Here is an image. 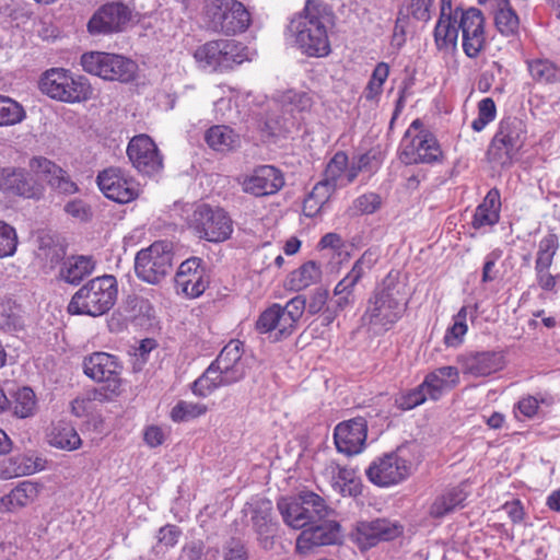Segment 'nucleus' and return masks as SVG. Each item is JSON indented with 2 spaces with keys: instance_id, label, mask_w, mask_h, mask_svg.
<instances>
[{
  "instance_id": "15",
  "label": "nucleus",
  "mask_w": 560,
  "mask_h": 560,
  "mask_svg": "<svg viewBox=\"0 0 560 560\" xmlns=\"http://www.w3.org/2000/svg\"><path fill=\"white\" fill-rule=\"evenodd\" d=\"M45 191V186L26 168L0 166V192L3 195L39 201L44 198Z\"/></svg>"
},
{
  "instance_id": "7",
  "label": "nucleus",
  "mask_w": 560,
  "mask_h": 560,
  "mask_svg": "<svg viewBox=\"0 0 560 560\" xmlns=\"http://www.w3.org/2000/svg\"><path fill=\"white\" fill-rule=\"evenodd\" d=\"M40 90L50 98L65 103H81L90 100L93 89L83 75H73L63 68L47 70L39 81Z\"/></svg>"
},
{
  "instance_id": "22",
  "label": "nucleus",
  "mask_w": 560,
  "mask_h": 560,
  "mask_svg": "<svg viewBox=\"0 0 560 560\" xmlns=\"http://www.w3.org/2000/svg\"><path fill=\"white\" fill-rule=\"evenodd\" d=\"M130 9L121 2L102 5L90 19L88 30L92 35H107L121 31L130 20Z\"/></svg>"
},
{
  "instance_id": "32",
  "label": "nucleus",
  "mask_w": 560,
  "mask_h": 560,
  "mask_svg": "<svg viewBox=\"0 0 560 560\" xmlns=\"http://www.w3.org/2000/svg\"><path fill=\"white\" fill-rule=\"evenodd\" d=\"M466 498L467 493L463 487L450 488L434 499L429 509V515L433 518L444 517L455 510L463 508Z\"/></svg>"
},
{
  "instance_id": "49",
  "label": "nucleus",
  "mask_w": 560,
  "mask_h": 560,
  "mask_svg": "<svg viewBox=\"0 0 560 560\" xmlns=\"http://www.w3.org/2000/svg\"><path fill=\"white\" fill-rule=\"evenodd\" d=\"M494 23L498 31L504 36H512L518 32V16L512 10V8L508 5L497 10L494 15Z\"/></svg>"
},
{
  "instance_id": "40",
  "label": "nucleus",
  "mask_w": 560,
  "mask_h": 560,
  "mask_svg": "<svg viewBox=\"0 0 560 560\" xmlns=\"http://www.w3.org/2000/svg\"><path fill=\"white\" fill-rule=\"evenodd\" d=\"M528 71L538 83L549 84L560 81V69L548 59H534L527 62Z\"/></svg>"
},
{
  "instance_id": "9",
  "label": "nucleus",
  "mask_w": 560,
  "mask_h": 560,
  "mask_svg": "<svg viewBox=\"0 0 560 560\" xmlns=\"http://www.w3.org/2000/svg\"><path fill=\"white\" fill-rule=\"evenodd\" d=\"M82 69L107 81L130 82L136 78L137 63L122 55L88 51L81 56Z\"/></svg>"
},
{
  "instance_id": "13",
  "label": "nucleus",
  "mask_w": 560,
  "mask_h": 560,
  "mask_svg": "<svg viewBox=\"0 0 560 560\" xmlns=\"http://www.w3.org/2000/svg\"><path fill=\"white\" fill-rule=\"evenodd\" d=\"M194 57L203 69L217 71L241 65L247 59V51L242 43L234 39H218L198 47Z\"/></svg>"
},
{
  "instance_id": "41",
  "label": "nucleus",
  "mask_w": 560,
  "mask_h": 560,
  "mask_svg": "<svg viewBox=\"0 0 560 560\" xmlns=\"http://www.w3.org/2000/svg\"><path fill=\"white\" fill-rule=\"evenodd\" d=\"M13 415L24 419L33 416L36 409V397L30 387H22L13 396L11 407Z\"/></svg>"
},
{
  "instance_id": "38",
  "label": "nucleus",
  "mask_w": 560,
  "mask_h": 560,
  "mask_svg": "<svg viewBox=\"0 0 560 560\" xmlns=\"http://www.w3.org/2000/svg\"><path fill=\"white\" fill-rule=\"evenodd\" d=\"M322 277L320 267L313 260L303 264L293 271L289 279L290 289L301 291L318 282Z\"/></svg>"
},
{
  "instance_id": "52",
  "label": "nucleus",
  "mask_w": 560,
  "mask_h": 560,
  "mask_svg": "<svg viewBox=\"0 0 560 560\" xmlns=\"http://www.w3.org/2000/svg\"><path fill=\"white\" fill-rule=\"evenodd\" d=\"M428 393L421 383L409 392L401 393L395 398V406L400 410H411L427 400Z\"/></svg>"
},
{
  "instance_id": "62",
  "label": "nucleus",
  "mask_w": 560,
  "mask_h": 560,
  "mask_svg": "<svg viewBox=\"0 0 560 560\" xmlns=\"http://www.w3.org/2000/svg\"><path fill=\"white\" fill-rule=\"evenodd\" d=\"M94 401L100 402V399L94 398V390H93L85 396H80V397H77L75 399H73V401L71 402V411L77 417L86 416L91 411L92 404Z\"/></svg>"
},
{
  "instance_id": "1",
  "label": "nucleus",
  "mask_w": 560,
  "mask_h": 560,
  "mask_svg": "<svg viewBox=\"0 0 560 560\" xmlns=\"http://www.w3.org/2000/svg\"><path fill=\"white\" fill-rule=\"evenodd\" d=\"M462 33L463 50L469 58H476L486 47L485 18L477 8H452L451 0H441V12L434 28L436 47L454 48Z\"/></svg>"
},
{
  "instance_id": "34",
  "label": "nucleus",
  "mask_w": 560,
  "mask_h": 560,
  "mask_svg": "<svg viewBox=\"0 0 560 560\" xmlns=\"http://www.w3.org/2000/svg\"><path fill=\"white\" fill-rule=\"evenodd\" d=\"M47 440L51 446L66 451L78 450L82 444V440L74 427L65 421H59L51 425Z\"/></svg>"
},
{
  "instance_id": "11",
  "label": "nucleus",
  "mask_w": 560,
  "mask_h": 560,
  "mask_svg": "<svg viewBox=\"0 0 560 560\" xmlns=\"http://www.w3.org/2000/svg\"><path fill=\"white\" fill-rule=\"evenodd\" d=\"M173 256V244L168 241H158L139 250L135 258L137 277L151 284L159 283L171 272Z\"/></svg>"
},
{
  "instance_id": "8",
  "label": "nucleus",
  "mask_w": 560,
  "mask_h": 560,
  "mask_svg": "<svg viewBox=\"0 0 560 560\" xmlns=\"http://www.w3.org/2000/svg\"><path fill=\"white\" fill-rule=\"evenodd\" d=\"M305 308L303 295L292 298L284 306L275 303L259 315L256 329L260 334L275 332L276 340L287 338L295 331Z\"/></svg>"
},
{
  "instance_id": "43",
  "label": "nucleus",
  "mask_w": 560,
  "mask_h": 560,
  "mask_svg": "<svg viewBox=\"0 0 560 560\" xmlns=\"http://www.w3.org/2000/svg\"><path fill=\"white\" fill-rule=\"evenodd\" d=\"M347 154L342 151L337 152L327 164L324 178L320 180V183L327 184V186H332L334 190L336 191L338 186H342V184H339V180L347 170Z\"/></svg>"
},
{
  "instance_id": "16",
  "label": "nucleus",
  "mask_w": 560,
  "mask_h": 560,
  "mask_svg": "<svg viewBox=\"0 0 560 560\" xmlns=\"http://www.w3.org/2000/svg\"><path fill=\"white\" fill-rule=\"evenodd\" d=\"M301 529L295 541V552L301 557H308L320 547L335 545L340 539V524L329 517Z\"/></svg>"
},
{
  "instance_id": "57",
  "label": "nucleus",
  "mask_w": 560,
  "mask_h": 560,
  "mask_svg": "<svg viewBox=\"0 0 560 560\" xmlns=\"http://www.w3.org/2000/svg\"><path fill=\"white\" fill-rule=\"evenodd\" d=\"M497 114L495 104L492 98L486 97L478 104V117L472 121L471 128L475 131H481L485 127L494 120Z\"/></svg>"
},
{
  "instance_id": "53",
  "label": "nucleus",
  "mask_w": 560,
  "mask_h": 560,
  "mask_svg": "<svg viewBox=\"0 0 560 560\" xmlns=\"http://www.w3.org/2000/svg\"><path fill=\"white\" fill-rule=\"evenodd\" d=\"M354 290L355 288L353 285L347 283L345 280L341 279L334 289V295L330 300V304L337 307V310H340L341 312L347 307L354 305Z\"/></svg>"
},
{
  "instance_id": "29",
  "label": "nucleus",
  "mask_w": 560,
  "mask_h": 560,
  "mask_svg": "<svg viewBox=\"0 0 560 560\" xmlns=\"http://www.w3.org/2000/svg\"><path fill=\"white\" fill-rule=\"evenodd\" d=\"M43 486L38 482L24 480L19 482L8 494L0 498V510L15 512L36 501Z\"/></svg>"
},
{
  "instance_id": "44",
  "label": "nucleus",
  "mask_w": 560,
  "mask_h": 560,
  "mask_svg": "<svg viewBox=\"0 0 560 560\" xmlns=\"http://www.w3.org/2000/svg\"><path fill=\"white\" fill-rule=\"evenodd\" d=\"M23 327L21 306L12 301L0 304V329L15 331Z\"/></svg>"
},
{
  "instance_id": "59",
  "label": "nucleus",
  "mask_w": 560,
  "mask_h": 560,
  "mask_svg": "<svg viewBox=\"0 0 560 560\" xmlns=\"http://www.w3.org/2000/svg\"><path fill=\"white\" fill-rule=\"evenodd\" d=\"M182 530L179 527L176 525L167 524L161 527L158 532V546L172 548L178 542Z\"/></svg>"
},
{
  "instance_id": "51",
  "label": "nucleus",
  "mask_w": 560,
  "mask_h": 560,
  "mask_svg": "<svg viewBox=\"0 0 560 560\" xmlns=\"http://www.w3.org/2000/svg\"><path fill=\"white\" fill-rule=\"evenodd\" d=\"M31 474V467L23 456H11L0 463V479L8 480Z\"/></svg>"
},
{
  "instance_id": "35",
  "label": "nucleus",
  "mask_w": 560,
  "mask_h": 560,
  "mask_svg": "<svg viewBox=\"0 0 560 560\" xmlns=\"http://www.w3.org/2000/svg\"><path fill=\"white\" fill-rule=\"evenodd\" d=\"M205 140L219 152H229L240 145V136L228 126H213L206 132Z\"/></svg>"
},
{
  "instance_id": "20",
  "label": "nucleus",
  "mask_w": 560,
  "mask_h": 560,
  "mask_svg": "<svg viewBox=\"0 0 560 560\" xmlns=\"http://www.w3.org/2000/svg\"><path fill=\"white\" fill-rule=\"evenodd\" d=\"M127 155L138 172L152 176L163 168V158L154 143L147 135L133 137L127 148Z\"/></svg>"
},
{
  "instance_id": "55",
  "label": "nucleus",
  "mask_w": 560,
  "mask_h": 560,
  "mask_svg": "<svg viewBox=\"0 0 560 560\" xmlns=\"http://www.w3.org/2000/svg\"><path fill=\"white\" fill-rule=\"evenodd\" d=\"M18 243L15 229L0 220V258L13 256L16 252Z\"/></svg>"
},
{
  "instance_id": "2",
  "label": "nucleus",
  "mask_w": 560,
  "mask_h": 560,
  "mask_svg": "<svg viewBox=\"0 0 560 560\" xmlns=\"http://www.w3.org/2000/svg\"><path fill=\"white\" fill-rule=\"evenodd\" d=\"M401 289L402 285L393 278L384 279L370 298L362 319L371 327L388 330L405 312Z\"/></svg>"
},
{
  "instance_id": "50",
  "label": "nucleus",
  "mask_w": 560,
  "mask_h": 560,
  "mask_svg": "<svg viewBox=\"0 0 560 560\" xmlns=\"http://www.w3.org/2000/svg\"><path fill=\"white\" fill-rule=\"evenodd\" d=\"M283 109L291 115V119L295 114L307 112L312 107V97L305 92H288L282 100Z\"/></svg>"
},
{
  "instance_id": "12",
  "label": "nucleus",
  "mask_w": 560,
  "mask_h": 560,
  "mask_svg": "<svg viewBox=\"0 0 560 560\" xmlns=\"http://www.w3.org/2000/svg\"><path fill=\"white\" fill-rule=\"evenodd\" d=\"M526 139V126L517 117H506L499 124V128L488 149L491 162L501 166L511 164L515 154L522 149Z\"/></svg>"
},
{
  "instance_id": "42",
  "label": "nucleus",
  "mask_w": 560,
  "mask_h": 560,
  "mask_svg": "<svg viewBox=\"0 0 560 560\" xmlns=\"http://www.w3.org/2000/svg\"><path fill=\"white\" fill-rule=\"evenodd\" d=\"M25 117L26 113L20 103L0 95V127L20 124Z\"/></svg>"
},
{
  "instance_id": "23",
  "label": "nucleus",
  "mask_w": 560,
  "mask_h": 560,
  "mask_svg": "<svg viewBox=\"0 0 560 560\" xmlns=\"http://www.w3.org/2000/svg\"><path fill=\"white\" fill-rule=\"evenodd\" d=\"M368 436V422L362 417L343 421L335 428L334 439L338 452L348 456L363 451Z\"/></svg>"
},
{
  "instance_id": "39",
  "label": "nucleus",
  "mask_w": 560,
  "mask_h": 560,
  "mask_svg": "<svg viewBox=\"0 0 560 560\" xmlns=\"http://www.w3.org/2000/svg\"><path fill=\"white\" fill-rule=\"evenodd\" d=\"M293 126L294 121L291 118L279 115L278 106L269 110L259 122V129L268 137L281 136L289 132Z\"/></svg>"
},
{
  "instance_id": "60",
  "label": "nucleus",
  "mask_w": 560,
  "mask_h": 560,
  "mask_svg": "<svg viewBox=\"0 0 560 560\" xmlns=\"http://www.w3.org/2000/svg\"><path fill=\"white\" fill-rule=\"evenodd\" d=\"M63 210L68 215L80 221H88L92 215L91 208L82 199L68 201Z\"/></svg>"
},
{
  "instance_id": "21",
  "label": "nucleus",
  "mask_w": 560,
  "mask_h": 560,
  "mask_svg": "<svg viewBox=\"0 0 560 560\" xmlns=\"http://www.w3.org/2000/svg\"><path fill=\"white\" fill-rule=\"evenodd\" d=\"M250 514L252 527L257 536V541L264 550H271L278 532V523L272 517V503L266 499H259L248 504L245 510Z\"/></svg>"
},
{
  "instance_id": "3",
  "label": "nucleus",
  "mask_w": 560,
  "mask_h": 560,
  "mask_svg": "<svg viewBox=\"0 0 560 560\" xmlns=\"http://www.w3.org/2000/svg\"><path fill=\"white\" fill-rule=\"evenodd\" d=\"M117 293V281L114 276L96 277L73 294L68 304V312L74 315L102 316L115 305Z\"/></svg>"
},
{
  "instance_id": "46",
  "label": "nucleus",
  "mask_w": 560,
  "mask_h": 560,
  "mask_svg": "<svg viewBox=\"0 0 560 560\" xmlns=\"http://www.w3.org/2000/svg\"><path fill=\"white\" fill-rule=\"evenodd\" d=\"M203 404L180 400L171 410V419L174 422H187L207 412Z\"/></svg>"
},
{
  "instance_id": "45",
  "label": "nucleus",
  "mask_w": 560,
  "mask_h": 560,
  "mask_svg": "<svg viewBox=\"0 0 560 560\" xmlns=\"http://www.w3.org/2000/svg\"><path fill=\"white\" fill-rule=\"evenodd\" d=\"M389 75V66L386 62H378L364 89V97L368 101H375L383 92V85Z\"/></svg>"
},
{
  "instance_id": "26",
  "label": "nucleus",
  "mask_w": 560,
  "mask_h": 560,
  "mask_svg": "<svg viewBox=\"0 0 560 560\" xmlns=\"http://www.w3.org/2000/svg\"><path fill=\"white\" fill-rule=\"evenodd\" d=\"M28 166L35 173L43 175L52 190L63 195H73L79 191L78 185L71 179L68 172L47 158L33 156Z\"/></svg>"
},
{
  "instance_id": "61",
  "label": "nucleus",
  "mask_w": 560,
  "mask_h": 560,
  "mask_svg": "<svg viewBox=\"0 0 560 560\" xmlns=\"http://www.w3.org/2000/svg\"><path fill=\"white\" fill-rule=\"evenodd\" d=\"M433 0H410L408 13L419 21H429L431 19V9Z\"/></svg>"
},
{
  "instance_id": "10",
  "label": "nucleus",
  "mask_w": 560,
  "mask_h": 560,
  "mask_svg": "<svg viewBox=\"0 0 560 560\" xmlns=\"http://www.w3.org/2000/svg\"><path fill=\"white\" fill-rule=\"evenodd\" d=\"M203 11L208 27L214 32L233 35L250 24L249 12L237 0H206Z\"/></svg>"
},
{
  "instance_id": "25",
  "label": "nucleus",
  "mask_w": 560,
  "mask_h": 560,
  "mask_svg": "<svg viewBox=\"0 0 560 560\" xmlns=\"http://www.w3.org/2000/svg\"><path fill=\"white\" fill-rule=\"evenodd\" d=\"M442 156V151L435 137L421 130L411 140L402 142L401 159L406 164L433 163Z\"/></svg>"
},
{
  "instance_id": "19",
  "label": "nucleus",
  "mask_w": 560,
  "mask_h": 560,
  "mask_svg": "<svg viewBox=\"0 0 560 560\" xmlns=\"http://www.w3.org/2000/svg\"><path fill=\"white\" fill-rule=\"evenodd\" d=\"M97 185L106 198L127 203L139 196V185L120 168L109 167L97 175Z\"/></svg>"
},
{
  "instance_id": "28",
  "label": "nucleus",
  "mask_w": 560,
  "mask_h": 560,
  "mask_svg": "<svg viewBox=\"0 0 560 560\" xmlns=\"http://www.w3.org/2000/svg\"><path fill=\"white\" fill-rule=\"evenodd\" d=\"M242 357L243 343L240 340H231L215 359V366L231 376L230 382H238L246 374V364Z\"/></svg>"
},
{
  "instance_id": "64",
  "label": "nucleus",
  "mask_w": 560,
  "mask_h": 560,
  "mask_svg": "<svg viewBox=\"0 0 560 560\" xmlns=\"http://www.w3.org/2000/svg\"><path fill=\"white\" fill-rule=\"evenodd\" d=\"M217 388V383L211 382V377H209V374L205 373L200 377H198L192 384V393L201 397L210 395Z\"/></svg>"
},
{
  "instance_id": "54",
  "label": "nucleus",
  "mask_w": 560,
  "mask_h": 560,
  "mask_svg": "<svg viewBox=\"0 0 560 560\" xmlns=\"http://www.w3.org/2000/svg\"><path fill=\"white\" fill-rule=\"evenodd\" d=\"M382 198L375 192L364 194L353 200L349 211L352 215L371 214L381 208Z\"/></svg>"
},
{
  "instance_id": "27",
  "label": "nucleus",
  "mask_w": 560,
  "mask_h": 560,
  "mask_svg": "<svg viewBox=\"0 0 560 560\" xmlns=\"http://www.w3.org/2000/svg\"><path fill=\"white\" fill-rule=\"evenodd\" d=\"M457 362L464 374L475 377L491 375L504 366V358L497 351L468 352L458 355Z\"/></svg>"
},
{
  "instance_id": "17",
  "label": "nucleus",
  "mask_w": 560,
  "mask_h": 560,
  "mask_svg": "<svg viewBox=\"0 0 560 560\" xmlns=\"http://www.w3.org/2000/svg\"><path fill=\"white\" fill-rule=\"evenodd\" d=\"M365 472L372 483L389 487L401 482L411 474V463L399 452H392L374 459Z\"/></svg>"
},
{
  "instance_id": "48",
  "label": "nucleus",
  "mask_w": 560,
  "mask_h": 560,
  "mask_svg": "<svg viewBox=\"0 0 560 560\" xmlns=\"http://www.w3.org/2000/svg\"><path fill=\"white\" fill-rule=\"evenodd\" d=\"M467 314L468 306H463L454 316V324L447 329L444 336V342L448 347H456L463 341V337L467 332Z\"/></svg>"
},
{
  "instance_id": "47",
  "label": "nucleus",
  "mask_w": 560,
  "mask_h": 560,
  "mask_svg": "<svg viewBox=\"0 0 560 560\" xmlns=\"http://www.w3.org/2000/svg\"><path fill=\"white\" fill-rule=\"evenodd\" d=\"M377 261V256L372 250H365L361 257L353 264L351 270L342 278L347 283L354 288L368 270Z\"/></svg>"
},
{
  "instance_id": "14",
  "label": "nucleus",
  "mask_w": 560,
  "mask_h": 560,
  "mask_svg": "<svg viewBox=\"0 0 560 560\" xmlns=\"http://www.w3.org/2000/svg\"><path fill=\"white\" fill-rule=\"evenodd\" d=\"M189 225L198 237L209 242H223L233 232L229 214L221 208H213L206 203L196 207L189 219Z\"/></svg>"
},
{
  "instance_id": "31",
  "label": "nucleus",
  "mask_w": 560,
  "mask_h": 560,
  "mask_svg": "<svg viewBox=\"0 0 560 560\" xmlns=\"http://www.w3.org/2000/svg\"><path fill=\"white\" fill-rule=\"evenodd\" d=\"M459 383V370L456 366H441L429 373L422 382L428 396L438 400L443 390L454 388Z\"/></svg>"
},
{
  "instance_id": "24",
  "label": "nucleus",
  "mask_w": 560,
  "mask_h": 560,
  "mask_svg": "<svg viewBox=\"0 0 560 560\" xmlns=\"http://www.w3.org/2000/svg\"><path fill=\"white\" fill-rule=\"evenodd\" d=\"M242 189L255 197L277 194L284 185L282 173L272 165H261L244 177Z\"/></svg>"
},
{
  "instance_id": "56",
  "label": "nucleus",
  "mask_w": 560,
  "mask_h": 560,
  "mask_svg": "<svg viewBox=\"0 0 560 560\" xmlns=\"http://www.w3.org/2000/svg\"><path fill=\"white\" fill-rule=\"evenodd\" d=\"M175 282L177 288L189 298H198L205 292L208 285V282L203 279V272L188 275V277L183 280L175 279Z\"/></svg>"
},
{
  "instance_id": "30",
  "label": "nucleus",
  "mask_w": 560,
  "mask_h": 560,
  "mask_svg": "<svg viewBox=\"0 0 560 560\" xmlns=\"http://www.w3.org/2000/svg\"><path fill=\"white\" fill-rule=\"evenodd\" d=\"M325 471L330 478L332 489L341 495L357 497L361 493V480L352 468L330 463Z\"/></svg>"
},
{
  "instance_id": "58",
  "label": "nucleus",
  "mask_w": 560,
  "mask_h": 560,
  "mask_svg": "<svg viewBox=\"0 0 560 560\" xmlns=\"http://www.w3.org/2000/svg\"><path fill=\"white\" fill-rule=\"evenodd\" d=\"M246 545L238 538H230L223 546V560H248Z\"/></svg>"
},
{
  "instance_id": "6",
  "label": "nucleus",
  "mask_w": 560,
  "mask_h": 560,
  "mask_svg": "<svg viewBox=\"0 0 560 560\" xmlns=\"http://www.w3.org/2000/svg\"><path fill=\"white\" fill-rule=\"evenodd\" d=\"M122 366L118 359L107 352H94L83 360L84 374L98 383H104L101 388L94 389V398L100 402L110 401L121 392Z\"/></svg>"
},
{
  "instance_id": "5",
  "label": "nucleus",
  "mask_w": 560,
  "mask_h": 560,
  "mask_svg": "<svg viewBox=\"0 0 560 560\" xmlns=\"http://www.w3.org/2000/svg\"><path fill=\"white\" fill-rule=\"evenodd\" d=\"M278 509L283 522L294 529L318 523L334 513L326 501L313 491H301L293 499H282L278 502Z\"/></svg>"
},
{
  "instance_id": "4",
  "label": "nucleus",
  "mask_w": 560,
  "mask_h": 560,
  "mask_svg": "<svg viewBox=\"0 0 560 560\" xmlns=\"http://www.w3.org/2000/svg\"><path fill=\"white\" fill-rule=\"evenodd\" d=\"M289 31L295 37L300 49L311 57L328 55L330 45L327 30L318 9L307 1L303 12L294 16L289 25Z\"/></svg>"
},
{
  "instance_id": "36",
  "label": "nucleus",
  "mask_w": 560,
  "mask_h": 560,
  "mask_svg": "<svg viewBox=\"0 0 560 560\" xmlns=\"http://www.w3.org/2000/svg\"><path fill=\"white\" fill-rule=\"evenodd\" d=\"M94 269V262L85 256L68 258L61 269L60 277L70 284H79Z\"/></svg>"
},
{
  "instance_id": "33",
  "label": "nucleus",
  "mask_w": 560,
  "mask_h": 560,
  "mask_svg": "<svg viewBox=\"0 0 560 560\" xmlns=\"http://www.w3.org/2000/svg\"><path fill=\"white\" fill-rule=\"evenodd\" d=\"M500 195L497 189H491L483 201L476 208L472 226L481 229L485 226H492L498 223L500 219Z\"/></svg>"
},
{
  "instance_id": "63",
  "label": "nucleus",
  "mask_w": 560,
  "mask_h": 560,
  "mask_svg": "<svg viewBox=\"0 0 560 560\" xmlns=\"http://www.w3.org/2000/svg\"><path fill=\"white\" fill-rule=\"evenodd\" d=\"M329 293L325 289H316L308 301L307 312L312 315L318 314L328 305Z\"/></svg>"
},
{
  "instance_id": "37",
  "label": "nucleus",
  "mask_w": 560,
  "mask_h": 560,
  "mask_svg": "<svg viewBox=\"0 0 560 560\" xmlns=\"http://www.w3.org/2000/svg\"><path fill=\"white\" fill-rule=\"evenodd\" d=\"M334 192L332 186L318 182L304 199L302 209L304 215L308 218L318 215Z\"/></svg>"
},
{
  "instance_id": "18",
  "label": "nucleus",
  "mask_w": 560,
  "mask_h": 560,
  "mask_svg": "<svg viewBox=\"0 0 560 560\" xmlns=\"http://www.w3.org/2000/svg\"><path fill=\"white\" fill-rule=\"evenodd\" d=\"M402 528L398 523L386 518L359 521L355 523L350 538L360 550H368L381 541H388L401 535Z\"/></svg>"
}]
</instances>
